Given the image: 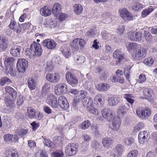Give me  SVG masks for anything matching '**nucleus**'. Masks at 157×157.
<instances>
[{"mask_svg": "<svg viewBox=\"0 0 157 157\" xmlns=\"http://www.w3.org/2000/svg\"><path fill=\"white\" fill-rule=\"evenodd\" d=\"M11 29L13 30L14 31L16 32L17 33H20L21 31V28L19 23L16 24V26L15 27H14L13 29Z\"/></svg>", "mask_w": 157, "mask_h": 157, "instance_id": "obj_56", "label": "nucleus"}, {"mask_svg": "<svg viewBox=\"0 0 157 157\" xmlns=\"http://www.w3.org/2000/svg\"><path fill=\"white\" fill-rule=\"evenodd\" d=\"M43 142L45 145L48 147L51 148H53L54 147V145L53 143L49 140L45 139L43 141Z\"/></svg>", "mask_w": 157, "mask_h": 157, "instance_id": "obj_49", "label": "nucleus"}, {"mask_svg": "<svg viewBox=\"0 0 157 157\" xmlns=\"http://www.w3.org/2000/svg\"><path fill=\"white\" fill-rule=\"evenodd\" d=\"M146 80V77L145 75L143 74H141L139 76V78L138 80L139 83H143L145 82Z\"/></svg>", "mask_w": 157, "mask_h": 157, "instance_id": "obj_54", "label": "nucleus"}, {"mask_svg": "<svg viewBox=\"0 0 157 157\" xmlns=\"http://www.w3.org/2000/svg\"><path fill=\"white\" fill-rule=\"evenodd\" d=\"M132 97L131 94H125L123 96V97L131 105H132L134 101V100L131 98Z\"/></svg>", "mask_w": 157, "mask_h": 157, "instance_id": "obj_41", "label": "nucleus"}, {"mask_svg": "<svg viewBox=\"0 0 157 157\" xmlns=\"http://www.w3.org/2000/svg\"><path fill=\"white\" fill-rule=\"evenodd\" d=\"M125 144L127 146H131L134 143V139L131 137L126 138L124 140Z\"/></svg>", "mask_w": 157, "mask_h": 157, "instance_id": "obj_40", "label": "nucleus"}, {"mask_svg": "<svg viewBox=\"0 0 157 157\" xmlns=\"http://www.w3.org/2000/svg\"><path fill=\"white\" fill-rule=\"evenodd\" d=\"M119 12L121 17L125 21L132 20L134 18L133 14L125 8L120 9Z\"/></svg>", "mask_w": 157, "mask_h": 157, "instance_id": "obj_2", "label": "nucleus"}, {"mask_svg": "<svg viewBox=\"0 0 157 157\" xmlns=\"http://www.w3.org/2000/svg\"><path fill=\"white\" fill-rule=\"evenodd\" d=\"M6 157H18L17 151L15 150H7L5 152Z\"/></svg>", "mask_w": 157, "mask_h": 157, "instance_id": "obj_28", "label": "nucleus"}, {"mask_svg": "<svg viewBox=\"0 0 157 157\" xmlns=\"http://www.w3.org/2000/svg\"><path fill=\"white\" fill-rule=\"evenodd\" d=\"M143 34L140 32H135V41H139L141 40Z\"/></svg>", "mask_w": 157, "mask_h": 157, "instance_id": "obj_48", "label": "nucleus"}, {"mask_svg": "<svg viewBox=\"0 0 157 157\" xmlns=\"http://www.w3.org/2000/svg\"><path fill=\"white\" fill-rule=\"evenodd\" d=\"M74 11L78 14H80L82 13L83 10L82 6L79 4H76L74 6Z\"/></svg>", "mask_w": 157, "mask_h": 157, "instance_id": "obj_33", "label": "nucleus"}, {"mask_svg": "<svg viewBox=\"0 0 157 157\" xmlns=\"http://www.w3.org/2000/svg\"><path fill=\"white\" fill-rule=\"evenodd\" d=\"M109 123L110 128L115 131H117L121 124L119 117H116L115 113L111 109L109 110Z\"/></svg>", "mask_w": 157, "mask_h": 157, "instance_id": "obj_1", "label": "nucleus"}, {"mask_svg": "<svg viewBox=\"0 0 157 157\" xmlns=\"http://www.w3.org/2000/svg\"><path fill=\"white\" fill-rule=\"evenodd\" d=\"M31 50L33 52V56H39L42 53L41 47L40 44L34 42L30 46Z\"/></svg>", "mask_w": 157, "mask_h": 157, "instance_id": "obj_6", "label": "nucleus"}, {"mask_svg": "<svg viewBox=\"0 0 157 157\" xmlns=\"http://www.w3.org/2000/svg\"><path fill=\"white\" fill-rule=\"evenodd\" d=\"M138 47V45L137 44L131 42L128 44L127 48L129 51H131L135 50L137 49Z\"/></svg>", "mask_w": 157, "mask_h": 157, "instance_id": "obj_42", "label": "nucleus"}, {"mask_svg": "<svg viewBox=\"0 0 157 157\" xmlns=\"http://www.w3.org/2000/svg\"><path fill=\"white\" fill-rule=\"evenodd\" d=\"M66 78L67 82L72 86H75L76 85L78 82L77 78L69 72L67 73Z\"/></svg>", "mask_w": 157, "mask_h": 157, "instance_id": "obj_8", "label": "nucleus"}, {"mask_svg": "<svg viewBox=\"0 0 157 157\" xmlns=\"http://www.w3.org/2000/svg\"><path fill=\"white\" fill-rule=\"evenodd\" d=\"M81 102L83 103V105H90L92 104L93 101L91 98L90 97H87L85 101L84 99H83Z\"/></svg>", "mask_w": 157, "mask_h": 157, "instance_id": "obj_45", "label": "nucleus"}, {"mask_svg": "<svg viewBox=\"0 0 157 157\" xmlns=\"http://www.w3.org/2000/svg\"><path fill=\"white\" fill-rule=\"evenodd\" d=\"M75 61L78 63H83L85 61V57L83 56H77L75 58Z\"/></svg>", "mask_w": 157, "mask_h": 157, "instance_id": "obj_46", "label": "nucleus"}, {"mask_svg": "<svg viewBox=\"0 0 157 157\" xmlns=\"http://www.w3.org/2000/svg\"><path fill=\"white\" fill-rule=\"evenodd\" d=\"M138 152L136 150L132 151L128 155L127 157H136Z\"/></svg>", "mask_w": 157, "mask_h": 157, "instance_id": "obj_55", "label": "nucleus"}, {"mask_svg": "<svg viewBox=\"0 0 157 157\" xmlns=\"http://www.w3.org/2000/svg\"><path fill=\"white\" fill-rule=\"evenodd\" d=\"M27 84L29 89L33 90L36 88V83L33 79L31 78L28 80Z\"/></svg>", "mask_w": 157, "mask_h": 157, "instance_id": "obj_27", "label": "nucleus"}, {"mask_svg": "<svg viewBox=\"0 0 157 157\" xmlns=\"http://www.w3.org/2000/svg\"><path fill=\"white\" fill-rule=\"evenodd\" d=\"M144 35L147 41H149L152 39L151 35L149 32L147 31L145 32Z\"/></svg>", "mask_w": 157, "mask_h": 157, "instance_id": "obj_58", "label": "nucleus"}, {"mask_svg": "<svg viewBox=\"0 0 157 157\" xmlns=\"http://www.w3.org/2000/svg\"><path fill=\"white\" fill-rule=\"evenodd\" d=\"M144 127V124L142 122H139L137 124L134 128V130L136 132L141 130Z\"/></svg>", "mask_w": 157, "mask_h": 157, "instance_id": "obj_47", "label": "nucleus"}, {"mask_svg": "<svg viewBox=\"0 0 157 157\" xmlns=\"http://www.w3.org/2000/svg\"><path fill=\"white\" fill-rule=\"evenodd\" d=\"M85 41L84 39L81 38H76L74 39L71 44L72 47L78 50L80 47L81 48L85 45Z\"/></svg>", "mask_w": 157, "mask_h": 157, "instance_id": "obj_13", "label": "nucleus"}, {"mask_svg": "<svg viewBox=\"0 0 157 157\" xmlns=\"http://www.w3.org/2000/svg\"><path fill=\"white\" fill-rule=\"evenodd\" d=\"M146 55V50L143 48L140 50L134 51L132 54V57L135 59L139 60L145 57Z\"/></svg>", "mask_w": 157, "mask_h": 157, "instance_id": "obj_10", "label": "nucleus"}, {"mask_svg": "<svg viewBox=\"0 0 157 157\" xmlns=\"http://www.w3.org/2000/svg\"><path fill=\"white\" fill-rule=\"evenodd\" d=\"M148 133L146 131L140 132L138 135V140L140 144H144L148 140Z\"/></svg>", "mask_w": 157, "mask_h": 157, "instance_id": "obj_15", "label": "nucleus"}, {"mask_svg": "<svg viewBox=\"0 0 157 157\" xmlns=\"http://www.w3.org/2000/svg\"><path fill=\"white\" fill-rule=\"evenodd\" d=\"M123 147L121 144H118L116 147V150L117 152V154L121 155L123 151Z\"/></svg>", "mask_w": 157, "mask_h": 157, "instance_id": "obj_53", "label": "nucleus"}, {"mask_svg": "<svg viewBox=\"0 0 157 157\" xmlns=\"http://www.w3.org/2000/svg\"><path fill=\"white\" fill-rule=\"evenodd\" d=\"M28 66V61L23 58L19 59L17 63V67L19 72L23 73L26 70Z\"/></svg>", "mask_w": 157, "mask_h": 157, "instance_id": "obj_4", "label": "nucleus"}, {"mask_svg": "<svg viewBox=\"0 0 157 157\" xmlns=\"http://www.w3.org/2000/svg\"><path fill=\"white\" fill-rule=\"evenodd\" d=\"M113 56L114 58L117 59L118 62H121L124 59L123 53L119 50L115 51L114 52Z\"/></svg>", "mask_w": 157, "mask_h": 157, "instance_id": "obj_23", "label": "nucleus"}, {"mask_svg": "<svg viewBox=\"0 0 157 157\" xmlns=\"http://www.w3.org/2000/svg\"><path fill=\"white\" fill-rule=\"evenodd\" d=\"M55 92L57 95L65 93L67 91V86L65 84H61L56 86Z\"/></svg>", "mask_w": 157, "mask_h": 157, "instance_id": "obj_19", "label": "nucleus"}, {"mask_svg": "<svg viewBox=\"0 0 157 157\" xmlns=\"http://www.w3.org/2000/svg\"><path fill=\"white\" fill-rule=\"evenodd\" d=\"M44 111L48 114H50L52 113V110L48 106H45L43 108Z\"/></svg>", "mask_w": 157, "mask_h": 157, "instance_id": "obj_61", "label": "nucleus"}, {"mask_svg": "<svg viewBox=\"0 0 157 157\" xmlns=\"http://www.w3.org/2000/svg\"><path fill=\"white\" fill-rule=\"evenodd\" d=\"M51 85L49 83H46L43 86L41 91L42 94L45 95L49 92Z\"/></svg>", "mask_w": 157, "mask_h": 157, "instance_id": "obj_29", "label": "nucleus"}, {"mask_svg": "<svg viewBox=\"0 0 157 157\" xmlns=\"http://www.w3.org/2000/svg\"><path fill=\"white\" fill-rule=\"evenodd\" d=\"M107 85L106 83H100L97 86V89L100 91L105 90L107 88Z\"/></svg>", "mask_w": 157, "mask_h": 157, "instance_id": "obj_44", "label": "nucleus"}, {"mask_svg": "<svg viewBox=\"0 0 157 157\" xmlns=\"http://www.w3.org/2000/svg\"><path fill=\"white\" fill-rule=\"evenodd\" d=\"M154 60L153 58L150 57L146 59L144 61V63L148 65L151 66L153 63Z\"/></svg>", "mask_w": 157, "mask_h": 157, "instance_id": "obj_50", "label": "nucleus"}, {"mask_svg": "<svg viewBox=\"0 0 157 157\" xmlns=\"http://www.w3.org/2000/svg\"><path fill=\"white\" fill-rule=\"evenodd\" d=\"M154 9V8L152 6L148 7L147 9L143 10L141 13L142 16L143 17H145Z\"/></svg>", "mask_w": 157, "mask_h": 157, "instance_id": "obj_30", "label": "nucleus"}, {"mask_svg": "<svg viewBox=\"0 0 157 157\" xmlns=\"http://www.w3.org/2000/svg\"><path fill=\"white\" fill-rule=\"evenodd\" d=\"M41 15L44 17H47L51 14V11L47 6L43 7L40 10Z\"/></svg>", "mask_w": 157, "mask_h": 157, "instance_id": "obj_25", "label": "nucleus"}, {"mask_svg": "<svg viewBox=\"0 0 157 157\" xmlns=\"http://www.w3.org/2000/svg\"><path fill=\"white\" fill-rule=\"evenodd\" d=\"M132 9L135 11H138L143 8V6L138 3H134L132 5Z\"/></svg>", "mask_w": 157, "mask_h": 157, "instance_id": "obj_39", "label": "nucleus"}, {"mask_svg": "<svg viewBox=\"0 0 157 157\" xmlns=\"http://www.w3.org/2000/svg\"><path fill=\"white\" fill-rule=\"evenodd\" d=\"M95 33L94 29H90L87 32V35L90 37H93L95 35Z\"/></svg>", "mask_w": 157, "mask_h": 157, "instance_id": "obj_62", "label": "nucleus"}, {"mask_svg": "<svg viewBox=\"0 0 157 157\" xmlns=\"http://www.w3.org/2000/svg\"><path fill=\"white\" fill-rule=\"evenodd\" d=\"M28 132V130L27 129L20 128L17 130L18 134L20 136H23L25 135Z\"/></svg>", "mask_w": 157, "mask_h": 157, "instance_id": "obj_52", "label": "nucleus"}, {"mask_svg": "<svg viewBox=\"0 0 157 157\" xmlns=\"http://www.w3.org/2000/svg\"><path fill=\"white\" fill-rule=\"evenodd\" d=\"M46 77L47 81L50 82L54 83L59 82L60 76L58 73H49L47 74Z\"/></svg>", "mask_w": 157, "mask_h": 157, "instance_id": "obj_11", "label": "nucleus"}, {"mask_svg": "<svg viewBox=\"0 0 157 157\" xmlns=\"http://www.w3.org/2000/svg\"><path fill=\"white\" fill-rule=\"evenodd\" d=\"M52 155L54 157H63V153L62 151L58 150L53 153Z\"/></svg>", "mask_w": 157, "mask_h": 157, "instance_id": "obj_51", "label": "nucleus"}, {"mask_svg": "<svg viewBox=\"0 0 157 157\" xmlns=\"http://www.w3.org/2000/svg\"><path fill=\"white\" fill-rule=\"evenodd\" d=\"M60 51L66 58H68L70 55L69 49L65 45L61 46L60 48Z\"/></svg>", "mask_w": 157, "mask_h": 157, "instance_id": "obj_31", "label": "nucleus"}, {"mask_svg": "<svg viewBox=\"0 0 157 157\" xmlns=\"http://www.w3.org/2000/svg\"><path fill=\"white\" fill-rule=\"evenodd\" d=\"M14 99H13V98H11V97L9 96H7L5 98V101L6 105L9 108L8 109H7V111L8 112H10L12 110L13 108L15 105L14 101Z\"/></svg>", "mask_w": 157, "mask_h": 157, "instance_id": "obj_18", "label": "nucleus"}, {"mask_svg": "<svg viewBox=\"0 0 157 157\" xmlns=\"http://www.w3.org/2000/svg\"><path fill=\"white\" fill-rule=\"evenodd\" d=\"M6 92L9 93L13 99H16L17 93L15 90L10 86H7L5 88Z\"/></svg>", "mask_w": 157, "mask_h": 157, "instance_id": "obj_24", "label": "nucleus"}, {"mask_svg": "<svg viewBox=\"0 0 157 157\" xmlns=\"http://www.w3.org/2000/svg\"><path fill=\"white\" fill-rule=\"evenodd\" d=\"M119 101V98L113 96L109 98V105L111 106L115 105L118 103Z\"/></svg>", "mask_w": 157, "mask_h": 157, "instance_id": "obj_26", "label": "nucleus"}, {"mask_svg": "<svg viewBox=\"0 0 157 157\" xmlns=\"http://www.w3.org/2000/svg\"><path fill=\"white\" fill-rule=\"evenodd\" d=\"M135 32H131L129 33L128 34V38L131 41H135Z\"/></svg>", "mask_w": 157, "mask_h": 157, "instance_id": "obj_57", "label": "nucleus"}, {"mask_svg": "<svg viewBox=\"0 0 157 157\" xmlns=\"http://www.w3.org/2000/svg\"><path fill=\"white\" fill-rule=\"evenodd\" d=\"M27 113L28 117L29 118H32L35 115V111L34 109L29 107L28 109Z\"/></svg>", "mask_w": 157, "mask_h": 157, "instance_id": "obj_35", "label": "nucleus"}, {"mask_svg": "<svg viewBox=\"0 0 157 157\" xmlns=\"http://www.w3.org/2000/svg\"><path fill=\"white\" fill-rule=\"evenodd\" d=\"M58 103L59 106L63 110L67 109L69 107V104L66 98L63 96L59 97Z\"/></svg>", "mask_w": 157, "mask_h": 157, "instance_id": "obj_12", "label": "nucleus"}, {"mask_svg": "<svg viewBox=\"0 0 157 157\" xmlns=\"http://www.w3.org/2000/svg\"><path fill=\"white\" fill-rule=\"evenodd\" d=\"M56 43L53 40L47 39L44 40L42 44L44 47H46L48 49H52L56 47Z\"/></svg>", "mask_w": 157, "mask_h": 157, "instance_id": "obj_16", "label": "nucleus"}, {"mask_svg": "<svg viewBox=\"0 0 157 157\" xmlns=\"http://www.w3.org/2000/svg\"><path fill=\"white\" fill-rule=\"evenodd\" d=\"M137 116L142 119L144 120L151 114V111L148 108H138L136 111Z\"/></svg>", "mask_w": 157, "mask_h": 157, "instance_id": "obj_7", "label": "nucleus"}, {"mask_svg": "<svg viewBox=\"0 0 157 157\" xmlns=\"http://www.w3.org/2000/svg\"><path fill=\"white\" fill-rule=\"evenodd\" d=\"M82 138L83 139L84 141L87 143L89 142L91 140L90 137L86 134L83 135L82 136Z\"/></svg>", "mask_w": 157, "mask_h": 157, "instance_id": "obj_63", "label": "nucleus"}, {"mask_svg": "<svg viewBox=\"0 0 157 157\" xmlns=\"http://www.w3.org/2000/svg\"><path fill=\"white\" fill-rule=\"evenodd\" d=\"M87 110L90 113L95 115H97L98 113V110L92 105H88L87 107Z\"/></svg>", "mask_w": 157, "mask_h": 157, "instance_id": "obj_43", "label": "nucleus"}, {"mask_svg": "<svg viewBox=\"0 0 157 157\" xmlns=\"http://www.w3.org/2000/svg\"><path fill=\"white\" fill-rule=\"evenodd\" d=\"M78 145L76 143L68 144L65 147V152L70 156L75 155L78 151Z\"/></svg>", "mask_w": 157, "mask_h": 157, "instance_id": "obj_5", "label": "nucleus"}, {"mask_svg": "<svg viewBox=\"0 0 157 157\" xmlns=\"http://www.w3.org/2000/svg\"><path fill=\"white\" fill-rule=\"evenodd\" d=\"M129 107V105L128 103L119 106L117 110V114L118 117H122L124 114L128 111Z\"/></svg>", "mask_w": 157, "mask_h": 157, "instance_id": "obj_17", "label": "nucleus"}, {"mask_svg": "<svg viewBox=\"0 0 157 157\" xmlns=\"http://www.w3.org/2000/svg\"><path fill=\"white\" fill-rule=\"evenodd\" d=\"M91 123L89 120H86L84 121L80 125V128L84 130H85L91 125Z\"/></svg>", "mask_w": 157, "mask_h": 157, "instance_id": "obj_36", "label": "nucleus"}, {"mask_svg": "<svg viewBox=\"0 0 157 157\" xmlns=\"http://www.w3.org/2000/svg\"><path fill=\"white\" fill-rule=\"evenodd\" d=\"M4 139L6 142H16L18 140V138L17 135H13L10 134L5 135L4 136Z\"/></svg>", "mask_w": 157, "mask_h": 157, "instance_id": "obj_20", "label": "nucleus"}, {"mask_svg": "<svg viewBox=\"0 0 157 157\" xmlns=\"http://www.w3.org/2000/svg\"><path fill=\"white\" fill-rule=\"evenodd\" d=\"M61 9L60 5L58 3H55L52 9V13L55 15H57L60 13Z\"/></svg>", "mask_w": 157, "mask_h": 157, "instance_id": "obj_32", "label": "nucleus"}, {"mask_svg": "<svg viewBox=\"0 0 157 157\" xmlns=\"http://www.w3.org/2000/svg\"><path fill=\"white\" fill-rule=\"evenodd\" d=\"M47 104L52 108H56L58 107V103L57 98L52 94H49L46 99Z\"/></svg>", "mask_w": 157, "mask_h": 157, "instance_id": "obj_9", "label": "nucleus"}, {"mask_svg": "<svg viewBox=\"0 0 157 157\" xmlns=\"http://www.w3.org/2000/svg\"><path fill=\"white\" fill-rule=\"evenodd\" d=\"M149 29L152 34L155 35L157 34V28L150 27L149 28Z\"/></svg>", "mask_w": 157, "mask_h": 157, "instance_id": "obj_64", "label": "nucleus"}, {"mask_svg": "<svg viewBox=\"0 0 157 157\" xmlns=\"http://www.w3.org/2000/svg\"><path fill=\"white\" fill-rule=\"evenodd\" d=\"M108 109H103L101 111L102 116L104 118L107 120L108 118Z\"/></svg>", "mask_w": 157, "mask_h": 157, "instance_id": "obj_59", "label": "nucleus"}, {"mask_svg": "<svg viewBox=\"0 0 157 157\" xmlns=\"http://www.w3.org/2000/svg\"><path fill=\"white\" fill-rule=\"evenodd\" d=\"M117 32L120 34L123 33L124 31V26L123 25L118 26L117 29Z\"/></svg>", "mask_w": 157, "mask_h": 157, "instance_id": "obj_60", "label": "nucleus"}, {"mask_svg": "<svg viewBox=\"0 0 157 157\" xmlns=\"http://www.w3.org/2000/svg\"><path fill=\"white\" fill-rule=\"evenodd\" d=\"M143 96L147 99L152 97L154 96L153 90L148 88H144L143 91Z\"/></svg>", "mask_w": 157, "mask_h": 157, "instance_id": "obj_21", "label": "nucleus"}, {"mask_svg": "<svg viewBox=\"0 0 157 157\" xmlns=\"http://www.w3.org/2000/svg\"><path fill=\"white\" fill-rule=\"evenodd\" d=\"M23 48L20 46H13L10 50L11 54L14 56H19L22 55Z\"/></svg>", "mask_w": 157, "mask_h": 157, "instance_id": "obj_14", "label": "nucleus"}, {"mask_svg": "<svg viewBox=\"0 0 157 157\" xmlns=\"http://www.w3.org/2000/svg\"><path fill=\"white\" fill-rule=\"evenodd\" d=\"M7 40L4 38L0 39V50H3L6 49L8 46Z\"/></svg>", "mask_w": 157, "mask_h": 157, "instance_id": "obj_34", "label": "nucleus"}, {"mask_svg": "<svg viewBox=\"0 0 157 157\" xmlns=\"http://www.w3.org/2000/svg\"><path fill=\"white\" fill-rule=\"evenodd\" d=\"M86 95L87 93L86 91L84 90L81 91L80 94H78L74 99L72 102L73 106L76 108L80 102L86 98Z\"/></svg>", "mask_w": 157, "mask_h": 157, "instance_id": "obj_3", "label": "nucleus"}, {"mask_svg": "<svg viewBox=\"0 0 157 157\" xmlns=\"http://www.w3.org/2000/svg\"><path fill=\"white\" fill-rule=\"evenodd\" d=\"M5 69L6 72L7 73H9L11 76L15 77L17 75L16 71L14 67L10 66L9 68V69L7 68V71L6 70V69Z\"/></svg>", "mask_w": 157, "mask_h": 157, "instance_id": "obj_38", "label": "nucleus"}, {"mask_svg": "<svg viewBox=\"0 0 157 157\" xmlns=\"http://www.w3.org/2000/svg\"><path fill=\"white\" fill-rule=\"evenodd\" d=\"M14 61V59L13 57H9L6 58L4 61L5 69H6V70L7 71V68H9L10 66H12Z\"/></svg>", "mask_w": 157, "mask_h": 157, "instance_id": "obj_22", "label": "nucleus"}, {"mask_svg": "<svg viewBox=\"0 0 157 157\" xmlns=\"http://www.w3.org/2000/svg\"><path fill=\"white\" fill-rule=\"evenodd\" d=\"M11 82V80L9 78L6 77H4L0 79V85L3 86L5 84H8Z\"/></svg>", "mask_w": 157, "mask_h": 157, "instance_id": "obj_37", "label": "nucleus"}]
</instances>
